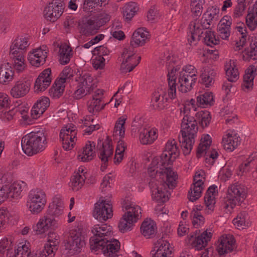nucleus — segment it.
Here are the masks:
<instances>
[{"instance_id":"31","label":"nucleus","mask_w":257,"mask_h":257,"mask_svg":"<svg viewBox=\"0 0 257 257\" xmlns=\"http://www.w3.org/2000/svg\"><path fill=\"white\" fill-rule=\"evenodd\" d=\"M94 147V143L88 141L83 148L82 152L78 155V159L82 162H89L92 160L95 156V152L93 150Z\"/></svg>"},{"instance_id":"54","label":"nucleus","mask_w":257,"mask_h":257,"mask_svg":"<svg viewBox=\"0 0 257 257\" xmlns=\"http://www.w3.org/2000/svg\"><path fill=\"white\" fill-rule=\"evenodd\" d=\"M26 51L24 49H20V48L18 47H14V45L12 44L10 47V55L11 58L22 57L24 56Z\"/></svg>"},{"instance_id":"35","label":"nucleus","mask_w":257,"mask_h":257,"mask_svg":"<svg viewBox=\"0 0 257 257\" xmlns=\"http://www.w3.org/2000/svg\"><path fill=\"white\" fill-rule=\"evenodd\" d=\"M138 10L137 5L136 3L131 2L125 5L122 8L123 18L127 22H129L136 15Z\"/></svg>"},{"instance_id":"19","label":"nucleus","mask_w":257,"mask_h":257,"mask_svg":"<svg viewBox=\"0 0 257 257\" xmlns=\"http://www.w3.org/2000/svg\"><path fill=\"white\" fill-rule=\"evenodd\" d=\"M196 79L195 74L190 75L180 73L178 78V82L180 83L179 90L184 93L190 91L192 88V85L196 82Z\"/></svg>"},{"instance_id":"43","label":"nucleus","mask_w":257,"mask_h":257,"mask_svg":"<svg viewBox=\"0 0 257 257\" xmlns=\"http://www.w3.org/2000/svg\"><path fill=\"white\" fill-rule=\"evenodd\" d=\"M99 28L94 20L89 19L81 27V30L85 35H89L95 33Z\"/></svg>"},{"instance_id":"44","label":"nucleus","mask_w":257,"mask_h":257,"mask_svg":"<svg viewBox=\"0 0 257 257\" xmlns=\"http://www.w3.org/2000/svg\"><path fill=\"white\" fill-rule=\"evenodd\" d=\"M168 192L166 191H163L157 187L153 190L152 198L159 202H165L169 199Z\"/></svg>"},{"instance_id":"63","label":"nucleus","mask_w":257,"mask_h":257,"mask_svg":"<svg viewBox=\"0 0 257 257\" xmlns=\"http://www.w3.org/2000/svg\"><path fill=\"white\" fill-rule=\"evenodd\" d=\"M109 20L110 17L108 14L105 13H101L97 16L96 20L94 21L97 25V26L100 28L105 24Z\"/></svg>"},{"instance_id":"61","label":"nucleus","mask_w":257,"mask_h":257,"mask_svg":"<svg viewBox=\"0 0 257 257\" xmlns=\"http://www.w3.org/2000/svg\"><path fill=\"white\" fill-rule=\"evenodd\" d=\"M12 242L11 240H9L7 238H4L0 241V252L4 253L6 251L9 252L12 249L11 246Z\"/></svg>"},{"instance_id":"7","label":"nucleus","mask_w":257,"mask_h":257,"mask_svg":"<svg viewBox=\"0 0 257 257\" xmlns=\"http://www.w3.org/2000/svg\"><path fill=\"white\" fill-rule=\"evenodd\" d=\"M125 208L127 211L120 219L118 224L119 230L124 233L132 230L134 223L141 218V207L138 205H127Z\"/></svg>"},{"instance_id":"41","label":"nucleus","mask_w":257,"mask_h":257,"mask_svg":"<svg viewBox=\"0 0 257 257\" xmlns=\"http://www.w3.org/2000/svg\"><path fill=\"white\" fill-rule=\"evenodd\" d=\"M84 174L81 175L79 173H76L72 177L71 179V187L73 191L79 190L84 184L85 179Z\"/></svg>"},{"instance_id":"46","label":"nucleus","mask_w":257,"mask_h":257,"mask_svg":"<svg viewBox=\"0 0 257 257\" xmlns=\"http://www.w3.org/2000/svg\"><path fill=\"white\" fill-rule=\"evenodd\" d=\"M106 0H84L81 4L84 11H89L91 9H94L96 7H101Z\"/></svg>"},{"instance_id":"4","label":"nucleus","mask_w":257,"mask_h":257,"mask_svg":"<svg viewBox=\"0 0 257 257\" xmlns=\"http://www.w3.org/2000/svg\"><path fill=\"white\" fill-rule=\"evenodd\" d=\"M47 143L46 135L43 131L31 132L24 136L21 141L23 151L30 156L43 151Z\"/></svg>"},{"instance_id":"56","label":"nucleus","mask_w":257,"mask_h":257,"mask_svg":"<svg viewBox=\"0 0 257 257\" xmlns=\"http://www.w3.org/2000/svg\"><path fill=\"white\" fill-rule=\"evenodd\" d=\"M91 92L92 91L77 84V89L74 92L73 97L76 99H79Z\"/></svg>"},{"instance_id":"45","label":"nucleus","mask_w":257,"mask_h":257,"mask_svg":"<svg viewBox=\"0 0 257 257\" xmlns=\"http://www.w3.org/2000/svg\"><path fill=\"white\" fill-rule=\"evenodd\" d=\"M215 75V72L212 70L207 72L202 73L200 75L202 81L201 83L203 84L206 87H209L213 84Z\"/></svg>"},{"instance_id":"50","label":"nucleus","mask_w":257,"mask_h":257,"mask_svg":"<svg viewBox=\"0 0 257 257\" xmlns=\"http://www.w3.org/2000/svg\"><path fill=\"white\" fill-rule=\"evenodd\" d=\"M205 34V36L204 38V43L207 46L212 47L213 45L219 43V40L215 37L213 32L209 30L206 31Z\"/></svg>"},{"instance_id":"47","label":"nucleus","mask_w":257,"mask_h":257,"mask_svg":"<svg viewBox=\"0 0 257 257\" xmlns=\"http://www.w3.org/2000/svg\"><path fill=\"white\" fill-rule=\"evenodd\" d=\"M196 116L199 120V124L203 127H206L211 120L210 113L207 111H200L196 113Z\"/></svg>"},{"instance_id":"37","label":"nucleus","mask_w":257,"mask_h":257,"mask_svg":"<svg viewBox=\"0 0 257 257\" xmlns=\"http://www.w3.org/2000/svg\"><path fill=\"white\" fill-rule=\"evenodd\" d=\"M225 70L229 82H234L238 79L239 73L234 62L231 63L230 61L229 63L225 66Z\"/></svg>"},{"instance_id":"13","label":"nucleus","mask_w":257,"mask_h":257,"mask_svg":"<svg viewBox=\"0 0 257 257\" xmlns=\"http://www.w3.org/2000/svg\"><path fill=\"white\" fill-rule=\"evenodd\" d=\"M197 231L195 233L188 236L189 241L192 240L191 245L195 250H200L205 247L209 241L212 237V233L207 232V230L203 231L200 235H197Z\"/></svg>"},{"instance_id":"16","label":"nucleus","mask_w":257,"mask_h":257,"mask_svg":"<svg viewBox=\"0 0 257 257\" xmlns=\"http://www.w3.org/2000/svg\"><path fill=\"white\" fill-rule=\"evenodd\" d=\"M211 142V138L208 135L204 136V138L201 139V142L197 150V157L200 158L202 154L205 152V156L206 157L205 159L206 162H207L208 157H209V159L211 158L213 160L217 158L218 154L215 150H213L211 152L206 151L209 148Z\"/></svg>"},{"instance_id":"62","label":"nucleus","mask_w":257,"mask_h":257,"mask_svg":"<svg viewBox=\"0 0 257 257\" xmlns=\"http://www.w3.org/2000/svg\"><path fill=\"white\" fill-rule=\"evenodd\" d=\"M219 12V9L216 6H212L208 8L204 14L210 19L211 20L214 21L215 19H217L216 17L218 16Z\"/></svg>"},{"instance_id":"27","label":"nucleus","mask_w":257,"mask_h":257,"mask_svg":"<svg viewBox=\"0 0 257 257\" xmlns=\"http://www.w3.org/2000/svg\"><path fill=\"white\" fill-rule=\"evenodd\" d=\"M141 232L147 238L154 237L157 232V227L155 223L151 219H146L142 223Z\"/></svg>"},{"instance_id":"48","label":"nucleus","mask_w":257,"mask_h":257,"mask_svg":"<svg viewBox=\"0 0 257 257\" xmlns=\"http://www.w3.org/2000/svg\"><path fill=\"white\" fill-rule=\"evenodd\" d=\"M8 188L9 196L11 198H17L22 191L21 184L18 182H14L8 186Z\"/></svg>"},{"instance_id":"10","label":"nucleus","mask_w":257,"mask_h":257,"mask_svg":"<svg viewBox=\"0 0 257 257\" xmlns=\"http://www.w3.org/2000/svg\"><path fill=\"white\" fill-rule=\"evenodd\" d=\"M93 214L95 219L101 222L106 221L113 215L111 204L106 203L105 200H99L95 204Z\"/></svg>"},{"instance_id":"25","label":"nucleus","mask_w":257,"mask_h":257,"mask_svg":"<svg viewBox=\"0 0 257 257\" xmlns=\"http://www.w3.org/2000/svg\"><path fill=\"white\" fill-rule=\"evenodd\" d=\"M47 53L41 48L36 49L28 56V60L31 64L36 67H39L44 64L47 57Z\"/></svg>"},{"instance_id":"5","label":"nucleus","mask_w":257,"mask_h":257,"mask_svg":"<svg viewBox=\"0 0 257 257\" xmlns=\"http://www.w3.org/2000/svg\"><path fill=\"white\" fill-rule=\"evenodd\" d=\"M247 56L242 55L244 61H249L250 60L255 61V62L249 66L245 70L243 76V81L241 85L242 89L244 91L248 92L251 90L253 85V79L257 75V38L252 39L250 43V49L246 53Z\"/></svg>"},{"instance_id":"2","label":"nucleus","mask_w":257,"mask_h":257,"mask_svg":"<svg viewBox=\"0 0 257 257\" xmlns=\"http://www.w3.org/2000/svg\"><path fill=\"white\" fill-rule=\"evenodd\" d=\"M93 236L90 238V249L98 253H103L106 257H117L120 249V243L115 239H108L111 234V228L106 224L100 226L95 225L92 227Z\"/></svg>"},{"instance_id":"8","label":"nucleus","mask_w":257,"mask_h":257,"mask_svg":"<svg viewBox=\"0 0 257 257\" xmlns=\"http://www.w3.org/2000/svg\"><path fill=\"white\" fill-rule=\"evenodd\" d=\"M82 228L77 226L70 231L69 236L64 243L65 248L69 254H73L80 252V249L85 245L84 237L82 235Z\"/></svg>"},{"instance_id":"9","label":"nucleus","mask_w":257,"mask_h":257,"mask_svg":"<svg viewBox=\"0 0 257 257\" xmlns=\"http://www.w3.org/2000/svg\"><path fill=\"white\" fill-rule=\"evenodd\" d=\"M45 203V194L43 191H32L28 196L27 205L32 213L37 214L44 208Z\"/></svg>"},{"instance_id":"30","label":"nucleus","mask_w":257,"mask_h":257,"mask_svg":"<svg viewBox=\"0 0 257 257\" xmlns=\"http://www.w3.org/2000/svg\"><path fill=\"white\" fill-rule=\"evenodd\" d=\"M162 92H160L159 91H155L153 94L152 98V105L155 109L159 110H163L164 109L167 104V101L168 98H165L166 101H164V96L166 95V93L162 89H161Z\"/></svg>"},{"instance_id":"55","label":"nucleus","mask_w":257,"mask_h":257,"mask_svg":"<svg viewBox=\"0 0 257 257\" xmlns=\"http://www.w3.org/2000/svg\"><path fill=\"white\" fill-rule=\"evenodd\" d=\"M197 20V26L201 27L203 29H210L211 26H213V21L211 20L210 19L208 18L203 14L202 18L200 20V24H199V21Z\"/></svg>"},{"instance_id":"15","label":"nucleus","mask_w":257,"mask_h":257,"mask_svg":"<svg viewBox=\"0 0 257 257\" xmlns=\"http://www.w3.org/2000/svg\"><path fill=\"white\" fill-rule=\"evenodd\" d=\"M111 140L107 136L105 141L102 143L101 147L99 149V158L102 162L101 170L104 171L108 165L109 158H111L113 154V148L110 144Z\"/></svg>"},{"instance_id":"58","label":"nucleus","mask_w":257,"mask_h":257,"mask_svg":"<svg viewBox=\"0 0 257 257\" xmlns=\"http://www.w3.org/2000/svg\"><path fill=\"white\" fill-rule=\"evenodd\" d=\"M12 59L14 61V67L17 71L18 72H22L24 70L26 67L24 56L22 57H16Z\"/></svg>"},{"instance_id":"18","label":"nucleus","mask_w":257,"mask_h":257,"mask_svg":"<svg viewBox=\"0 0 257 257\" xmlns=\"http://www.w3.org/2000/svg\"><path fill=\"white\" fill-rule=\"evenodd\" d=\"M156 252L152 257H173V248L163 237L159 239L155 243Z\"/></svg>"},{"instance_id":"64","label":"nucleus","mask_w":257,"mask_h":257,"mask_svg":"<svg viewBox=\"0 0 257 257\" xmlns=\"http://www.w3.org/2000/svg\"><path fill=\"white\" fill-rule=\"evenodd\" d=\"M92 65L96 69H102L105 66V59L101 56H97L93 59Z\"/></svg>"},{"instance_id":"3","label":"nucleus","mask_w":257,"mask_h":257,"mask_svg":"<svg viewBox=\"0 0 257 257\" xmlns=\"http://www.w3.org/2000/svg\"><path fill=\"white\" fill-rule=\"evenodd\" d=\"M198 128L196 120L194 118L189 114L185 115L181 123L182 137H179V141L185 155H188L192 149Z\"/></svg>"},{"instance_id":"34","label":"nucleus","mask_w":257,"mask_h":257,"mask_svg":"<svg viewBox=\"0 0 257 257\" xmlns=\"http://www.w3.org/2000/svg\"><path fill=\"white\" fill-rule=\"evenodd\" d=\"M64 83L65 78H60L59 80H56L49 90L50 95L54 98H58L61 97L64 90Z\"/></svg>"},{"instance_id":"52","label":"nucleus","mask_w":257,"mask_h":257,"mask_svg":"<svg viewBox=\"0 0 257 257\" xmlns=\"http://www.w3.org/2000/svg\"><path fill=\"white\" fill-rule=\"evenodd\" d=\"M12 44L14 47H18L20 48V49H24L27 51L30 43L28 38L21 37L16 39Z\"/></svg>"},{"instance_id":"36","label":"nucleus","mask_w":257,"mask_h":257,"mask_svg":"<svg viewBox=\"0 0 257 257\" xmlns=\"http://www.w3.org/2000/svg\"><path fill=\"white\" fill-rule=\"evenodd\" d=\"M72 48L68 45H64L59 49V62L62 65L68 63L72 57Z\"/></svg>"},{"instance_id":"53","label":"nucleus","mask_w":257,"mask_h":257,"mask_svg":"<svg viewBox=\"0 0 257 257\" xmlns=\"http://www.w3.org/2000/svg\"><path fill=\"white\" fill-rule=\"evenodd\" d=\"M62 208L63 207L62 206L53 203L49 206L47 215L54 218V216H56L61 214L63 210Z\"/></svg>"},{"instance_id":"17","label":"nucleus","mask_w":257,"mask_h":257,"mask_svg":"<svg viewBox=\"0 0 257 257\" xmlns=\"http://www.w3.org/2000/svg\"><path fill=\"white\" fill-rule=\"evenodd\" d=\"M200 178V174L196 173L193 178V183L188 191V199L194 202L198 199L201 195L203 190V182Z\"/></svg>"},{"instance_id":"28","label":"nucleus","mask_w":257,"mask_h":257,"mask_svg":"<svg viewBox=\"0 0 257 257\" xmlns=\"http://www.w3.org/2000/svg\"><path fill=\"white\" fill-rule=\"evenodd\" d=\"M158 138L157 130L155 128H144L140 133L139 138L143 145L152 144Z\"/></svg>"},{"instance_id":"29","label":"nucleus","mask_w":257,"mask_h":257,"mask_svg":"<svg viewBox=\"0 0 257 257\" xmlns=\"http://www.w3.org/2000/svg\"><path fill=\"white\" fill-rule=\"evenodd\" d=\"M240 143L239 137L237 134L228 133L222 139V144L224 149L229 152L233 151Z\"/></svg>"},{"instance_id":"39","label":"nucleus","mask_w":257,"mask_h":257,"mask_svg":"<svg viewBox=\"0 0 257 257\" xmlns=\"http://www.w3.org/2000/svg\"><path fill=\"white\" fill-rule=\"evenodd\" d=\"M189 26L191 32V40L188 39V41H190V43H192V41L195 42L196 40H200L201 35L203 34V32L201 28H200L199 26H197V20H194V21L191 22Z\"/></svg>"},{"instance_id":"40","label":"nucleus","mask_w":257,"mask_h":257,"mask_svg":"<svg viewBox=\"0 0 257 257\" xmlns=\"http://www.w3.org/2000/svg\"><path fill=\"white\" fill-rule=\"evenodd\" d=\"M173 69L172 70L171 73H168V81L169 88L168 89V97L171 99H174L176 97V78H174V76L173 75Z\"/></svg>"},{"instance_id":"38","label":"nucleus","mask_w":257,"mask_h":257,"mask_svg":"<svg viewBox=\"0 0 257 257\" xmlns=\"http://www.w3.org/2000/svg\"><path fill=\"white\" fill-rule=\"evenodd\" d=\"M105 105L103 102H102L101 100H99V98L96 97L95 99L92 98L87 102L88 111L91 113L95 114L103 109Z\"/></svg>"},{"instance_id":"59","label":"nucleus","mask_w":257,"mask_h":257,"mask_svg":"<svg viewBox=\"0 0 257 257\" xmlns=\"http://www.w3.org/2000/svg\"><path fill=\"white\" fill-rule=\"evenodd\" d=\"M191 215L193 218L192 223L194 225L196 224L200 225L204 223V218L199 212H198V210H195V209H193L192 211Z\"/></svg>"},{"instance_id":"33","label":"nucleus","mask_w":257,"mask_h":257,"mask_svg":"<svg viewBox=\"0 0 257 257\" xmlns=\"http://www.w3.org/2000/svg\"><path fill=\"white\" fill-rule=\"evenodd\" d=\"M246 23L251 31L254 30L257 26V1L251 9H248V14L246 17Z\"/></svg>"},{"instance_id":"14","label":"nucleus","mask_w":257,"mask_h":257,"mask_svg":"<svg viewBox=\"0 0 257 257\" xmlns=\"http://www.w3.org/2000/svg\"><path fill=\"white\" fill-rule=\"evenodd\" d=\"M235 240L233 235L224 234L222 235L218 240L217 250L220 255L231 252L236 248Z\"/></svg>"},{"instance_id":"24","label":"nucleus","mask_w":257,"mask_h":257,"mask_svg":"<svg viewBox=\"0 0 257 257\" xmlns=\"http://www.w3.org/2000/svg\"><path fill=\"white\" fill-rule=\"evenodd\" d=\"M50 100L48 97H43L37 101L31 110V115L34 119L40 116L49 106Z\"/></svg>"},{"instance_id":"12","label":"nucleus","mask_w":257,"mask_h":257,"mask_svg":"<svg viewBox=\"0 0 257 257\" xmlns=\"http://www.w3.org/2000/svg\"><path fill=\"white\" fill-rule=\"evenodd\" d=\"M76 135L75 130L71 125L66 126L61 129L59 136L64 150H70L73 148Z\"/></svg>"},{"instance_id":"60","label":"nucleus","mask_w":257,"mask_h":257,"mask_svg":"<svg viewBox=\"0 0 257 257\" xmlns=\"http://www.w3.org/2000/svg\"><path fill=\"white\" fill-rule=\"evenodd\" d=\"M218 25V33L219 36L222 39H227L230 36V27H227L225 25Z\"/></svg>"},{"instance_id":"23","label":"nucleus","mask_w":257,"mask_h":257,"mask_svg":"<svg viewBox=\"0 0 257 257\" xmlns=\"http://www.w3.org/2000/svg\"><path fill=\"white\" fill-rule=\"evenodd\" d=\"M14 71L11 64L8 62H4L0 66V83L8 84L14 79Z\"/></svg>"},{"instance_id":"51","label":"nucleus","mask_w":257,"mask_h":257,"mask_svg":"<svg viewBox=\"0 0 257 257\" xmlns=\"http://www.w3.org/2000/svg\"><path fill=\"white\" fill-rule=\"evenodd\" d=\"M126 118L125 116L120 117L118 120L116 121L114 128V132H119V136L121 138H123L125 134V127L124 124L125 122V120Z\"/></svg>"},{"instance_id":"11","label":"nucleus","mask_w":257,"mask_h":257,"mask_svg":"<svg viewBox=\"0 0 257 257\" xmlns=\"http://www.w3.org/2000/svg\"><path fill=\"white\" fill-rule=\"evenodd\" d=\"M63 4L59 0H53L44 11L45 18L50 22H55L63 13Z\"/></svg>"},{"instance_id":"49","label":"nucleus","mask_w":257,"mask_h":257,"mask_svg":"<svg viewBox=\"0 0 257 257\" xmlns=\"http://www.w3.org/2000/svg\"><path fill=\"white\" fill-rule=\"evenodd\" d=\"M51 70L50 68H47L44 70L42 73H40L37 78V83H40L41 82H45L44 84L46 85H50L52 81L51 76Z\"/></svg>"},{"instance_id":"57","label":"nucleus","mask_w":257,"mask_h":257,"mask_svg":"<svg viewBox=\"0 0 257 257\" xmlns=\"http://www.w3.org/2000/svg\"><path fill=\"white\" fill-rule=\"evenodd\" d=\"M58 249V246L55 245H51L46 243L44 246L42 255L45 257H53L56 251Z\"/></svg>"},{"instance_id":"32","label":"nucleus","mask_w":257,"mask_h":257,"mask_svg":"<svg viewBox=\"0 0 257 257\" xmlns=\"http://www.w3.org/2000/svg\"><path fill=\"white\" fill-rule=\"evenodd\" d=\"M216 188V186L215 185L210 186L205 195L204 202L207 208L206 211L207 213H211L214 209V205L215 203L214 193Z\"/></svg>"},{"instance_id":"6","label":"nucleus","mask_w":257,"mask_h":257,"mask_svg":"<svg viewBox=\"0 0 257 257\" xmlns=\"http://www.w3.org/2000/svg\"><path fill=\"white\" fill-rule=\"evenodd\" d=\"M247 188L243 184L235 183L229 186L226 196L223 198V208L231 211L236 205H240L245 199Z\"/></svg>"},{"instance_id":"42","label":"nucleus","mask_w":257,"mask_h":257,"mask_svg":"<svg viewBox=\"0 0 257 257\" xmlns=\"http://www.w3.org/2000/svg\"><path fill=\"white\" fill-rule=\"evenodd\" d=\"M213 93L211 92H205L197 97V103L200 105H212L213 104Z\"/></svg>"},{"instance_id":"22","label":"nucleus","mask_w":257,"mask_h":257,"mask_svg":"<svg viewBox=\"0 0 257 257\" xmlns=\"http://www.w3.org/2000/svg\"><path fill=\"white\" fill-rule=\"evenodd\" d=\"M57 224L56 220L54 218H52L48 215L45 216L37 224L35 228L36 233L41 234L44 233L51 227H56Z\"/></svg>"},{"instance_id":"21","label":"nucleus","mask_w":257,"mask_h":257,"mask_svg":"<svg viewBox=\"0 0 257 257\" xmlns=\"http://www.w3.org/2000/svg\"><path fill=\"white\" fill-rule=\"evenodd\" d=\"M149 33L140 28L138 29L132 35V40L131 42V45L133 47H137L144 45L147 39H149Z\"/></svg>"},{"instance_id":"26","label":"nucleus","mask_w":257,"mask_h":257,"mask_svg":"<svg viewBox=\"0 0 257 257\" xmlns=\"http://www.w3.org/2000/svg\"><path fill=\"white\" fill-rule=\"evenodd\" d=\"M75 80L78 82V85L92 91L96 87L94 82L93 77L87 72H82L79 74V77L75 78Z\"/></svg>"},{"instance_id":"20","label":"nucleus","mask_w":257,"mask_h":257,"mask_svg":"<svg viewBox=\"0 0 257 257\" xmlns=\"http://www.w3.org/2000/svg\"><path fill=\"white\" fill-rule=\"evenodd\" d=\"M31 84L25 80L18 81L11 90V95L15 98H20L25 96L29 91Z\"/></svg>"},{"instance_id":"1","label":"nucleus","mask_w":257,"mask_h":257,"mask_svg":"<svg viewBox=\"0 0 257 257\" xmlns=\"http://www.w3.org/2000/svg\"><path fill=\"white\" fill-rule=\"evenodd\" d=\"M179 155V149L174 140L169 141L166 144L165 150L162 155L153 159L149 167L148 174L152 179L159 173L165 174L166 176V183L169 189H173L177 184L178 175L169 166Z\"/></svg>"}]
</instances>
